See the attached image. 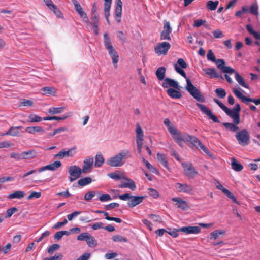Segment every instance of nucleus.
<instances>
[{
    "label": "nucleus",
    "mask_w": 260,
    "mask_h": 260,
    "mask_svg": "<svg viewBox=\"0 0 260 260\" xmlns=\"http://www.w3.org/2000/svg\"><path fill=\"white\" fill-rule=\"evenodd\" d=\"M149 217L154 222L157 223H161L162 222L161 218L158 215L151 214L149 215Z\"/></svg>",
    "instance_id": "nucleus-58"
},
{
    "label": "nucleus",
    "mask_w": 260,
    "mask_h": 260,
    "mask_svg": "<svg viewBox=\"0 0 260 260\" xmlns=\"http://www.w3.org/2000/svg\"><path fill=\"white\" fill-rule=\"evenodd\" d=\"M60 248V245L57 244H53L49 246L47 249V252L49 254H52L55 251L58 250Z\"/></svg>",
    "instance_id": "nucleus-51"
},
{
    "label": "nucleus",
    "mask_w": 260,
    "mask_h": 260,
    "mask_svg": "<svg viewBox=\"0 0 260 260\" xmlns=\"http://www.w3.org/2000/svg\"><path fill=\"white\" fill-rule=\"evenodd\" d=\"M74 5L75 10L78 13L80 16L83 18V20L86 23L89 22V19L86 13L83 10L80 4L77 0H71Z\"/></svg>",
    "instance_id": "nucleus-16"
},
{
    "label": "nucleus",
    "mask_w": 260,
    "mask_h": 260,
    "mask_svg": "<svg viewBox=\"0 0 260 260\" xmlns=\"http://www.w3.org/2000/svg\"><path fill=\"white\" fill-rule=\"evenodd\" d=\"M172 201L176 203L177 207L183 210H185L189 208L188 203L187 201L183 200L180 197L173 198Z\"/></svg>",
    "instance_id": "nucleus-21"
},
{
    "label": "nucleus",
    "mask_w": 260,
    "mask_h": 260,
    "mask_svg": "<svg viewBox=\"0 0 260 260\" xmlns=\"http://www.w3.org/2000/svg\"><path fill=\"white\" fill-rule=\"evenodd\" d=\"M180 232L186 234H198L201 231V228L197 226H183L179 229Z\"/></svg>",
    "instance_id": "nucleus-22"
},
{
    "label": "nucleus",
    "mask_w": 260,
    "mask_h": 260,
    "mask_svg": "<svg viewBox=\"0 0 260 260\" xmlns=\"http://www.w3.org/2000/svg\"><path fill=\"white\" fill-rule=\"evenodd\" d=\"M76 147H74L72 148H70L68 151L62 150L61 151H59L58 153L56 154L54 156L56 158L58 157L61 158L66 157H73L76 153Z\"/></svg>",
    "instance_id": "nucleus-20"
},
{
    "label": "nucleus",
    "mask_w": 260,
    "mask_h": 260,
    "mask_svg": "<svg viewBox=\"0 0 260 260\" xmlns=\"http://www.w3.org/2000/svg\"><path fill=\"white\" fill-rule=\"evenodd\" d=\"M214 38H222L224 37V35L222 31L219 29H216L212 32Z\"/></svg>",
    "instance_id": "nucleus-57"
},
{
    "label": "nucleus",
    "mask_w": 260,
    "mask_h": 260,
    "mask_svg": "<svg viewBox=\"0 0 260 260\" xmlns=\"http://www.w3.org/2000/svg\"><path fill=\"white\" fill-rule=\"evenodd\" d=\"M118 197L122 201L128 200L127 205L130 208H133L141 204L145 198V196H132L129 193L119 195Z\"/></svg>",
    "instance_id": "nucleus-5"
},
{
    "label": "nucleus",
    "mask_w": 260,
    "mask_h": 260,
    "mask_svg": "<svg viewBox=\"0 0 260 260\" xmlns=\"http://www.w3.org/2000/svg\"><path fill=\"white\" fill-rule=\"evenodd\" d=\"M22 126H12L9 130L4 135H11L12 136H16L18 135L19 132V129H21Z\"/></svg>",
    "instance_id": "nucleus-35"
},
{
    "label": "nucleus",
    "mask_w": 260,
    "mask_h": 260,
    "mask_svg": "<svg viewBox=\"0 0 260 260\" xmlns=\"http://www.w3.org/2000/svg\"><path fill=\"white\" fill-rule=\"evenodd\" d=\"M233 73H235V79L240 85L246 88L249 89V86L245 83L243 78L239 74L238 72L235 71V70L234 69L233 72L229 74H232ZM227 74L228 73H226V74L224 75L226 80L229 83H232L233 80L232 78Z\"/></svg>",
    "instance_id": "nucleus-14"
},
{
    "label": "nucleus",
    "mask_w": 260,
    "mask_h": 260,
    "mask_svg": "<svg viewBox=\"0 0 260 260\" xmlns=\"http://www.w3.org/2000/svg\"><path fill=\"white\" fill-rule=\"evenodd\" d=\"M61 164L59 161H55L52 164L42 167L38 169L39 172H43L46 170L55 171L56 169L59 168Z\"/></svg>",
    "instance_id": "nucleus-24"
},
{
    "label": "nucleus",
    "mask_w": 260,
    "mask_h": 260,
    "mask_svg": "<svg viewBox=\"0 0 260 260\" xmlns=\"http://www.w3.org/2000/svg\"><path fill=\"white\" fill-rule=\"evenodd\" d=\"M122 2L121 0H117L115 9V16L116 21L118 23L120 22V18L122 14Z\"/></svg>",
    "instance_id": "nucleus-27"
},
{
    "label": "nucleus",
    "mask_w": 260,
    "mask_h": 260,
    "mask_svg": "<svg viewBox=\"0 0 260 260\" xmlns=\"http://www.w3.org/2000/svg\"><path fill=\"white\" fill-rule=\"evenodd\" d=\"M25 193L23 191L18 190L10 194L8 198L10 199H21L24 197Z\"/></svg>",
    "instance_id": "nucleus-38"
},
{
    "label": "nucleus",
    "mask_w": 260,
    "mask_h": 260,
    "mask_svg": "<svg viewBox=\"0 0 260 260\" xmlns=\"http://www.w3.org/2000/svg\"><path fill=\"white\" fill-rule=\"evenodd\" d=\"M241 108L239 104H236L235 107L232 110L228 109V111L226 112V114L230 117L233 119L235 124H238L240 123V114Z\"/></svg>",
    "instance_id": "nucleus-9"
},
{
    "label": "nucleus",
    "mask_w": 260,
    "mask_h": 260,
    "mask_svg": "<svg viewBox=\"0 0 260 260\" xmlns=\"http://www.w3.org/2000/svg\"><path fill=\"white\" fill-rule=\"evenodd\" d=\"M81 212L78 211H76L73 212L72 213L69 214L67 215V218L68 220L71 221L74 218L77 217L78 215L80 214Z\"/></svg>",
    "instance_id": "nucleus-63"
},
{
    "label": "nucleus",
    "mask_w": 260,
    "mask_h": 260,
    "mask_svg": "<svg viewBox=\"0 0 260 260\" xmlns=\"http://www.w3.org/2000/svg\"><path fill=\"white\" fill-rule=\"evenodd\" d=\"M143 131L141 126L138 125L136 128V141L143 142Z\"/></svg>",
    "instance_id": "nucleus-43"
},
{
    "label": "nucleus",
    "mask_w": 260,
    "mask_h": 260,
    "mask_svg": "<svg viewBox=\"0 0 260 260\" xmlns=\"http://www.w3.org/2000/svg\"><path fill=\"white\" fill-rule=\"evenodd\" d=\"M175 187L179 192L191 194L192 193L193 188L186 183H177Z\"/></svg>",
    "instance_id": "nucleus-17"
},
{
    "label": "nucleus",
    "mask_w": 260,
    "mask_h": 260,
    "mask_svg": "<svg viewBox=\"0 0 260 260\" xmlns=\"http://www.w3.org/2000/svg\"><path fill=\"white\" fill-rule=\"evenodd\" d=\"M104 158L102 154H96L95 156V161L94 164L95 166L96 167H101L104 163Z\"/></svg>",
    "instance_id": "nucleus-45"
},
{
    "label": "nucleus",
    "mask_w": 260,
    "mask_h": 260,
    "mask_svg": "<svg viewBox=\"0 0 260 260\" xmlns=\"http://www.w3.org/2000/svg\"><path fill=\"white\" fill-rule=\"evenodd\" d=\"M206 75H209L210 78L218 77V73H217L215 69L213 68H205L203 69Z\"/></svg>",
    "instance_id": "nucleus-37"
},
{
    "label": "nucleus",
    "mask_w": 260,
    "mask_h": 260,
    "mask_svg": "<svg viewBox=\"0 0 260 260\" xmlns=\"http://www.w3.org/2000/svg\"><path fill=\"white\" fill-rule=\"evenodd\" d=\"M112 0H104V13L105 17L110 15V9Z\"/></svg>",
    "instance_id": "nucleus-40"
},
{
    "label": "nucleus",
    "mask_w": 260,
    "mask_h": 260,
    "mask_svg": "<svg viewBox=\"0 0 260 260\" xmlns=\"http://www.w3.org/2000/svg\"><path fill=\"white\" fill-rule=\"evenodd\" d=\"M164 124L167 127L169 132H172L175 127L171 123L169 119L165 118L164 121Z\"/></svg>",
    "instance_id": "nucleus-50"
},
{
    "label": "nucleus",
    "mask_w": 260,
    "mask_h": 260,
    "mask_svg": "<svg viewBox=\"0 0 260 260\" xmlns=\"http://www.w3.org/2000/svg\"><path fill=\"white\" fill-rule=\"evenodd\" d=\"M166 68L164 67H159L156 71V76L158 79L162 81L165 79Z\"/></svg>",
    "instance_id": "nucleus-34"
},
{
    "label": "nucleus",
    "mask_w": 260,
    "mask_h": 260,
    "mask_svg": "<svg viewBox=\"0 0 260 260\" xmlns=\"http://www.w3.org/2000/svg\"><path fill=\"white\" fill-rule=\"evenodd\" d=\"M157 159L164 166V167L170 171V167L169 166L168 162L164 154L158 152L157 153Z\"/></svg>",
    "instance_id": "nucleus-29"
},
{
    "label": "nucleus",
    "mask_w": 260,
    "mask_h": 260,
    "mask_svg": "<svg viewBox=\"0 0 260 260\" xmlns=\"http://www.w3.org/2000/svg\"><path fill=\"white\" fill-rule=\"evenodd\" d=\"M183 141L189 142L192 143L197 148L202 150L205 153L209 154L210 153L209 150L201 143V142L196 137L187 135L184 138Z\"/></svg>",
    "instance_id": "nucleus-7"
},
{
    "label": "nucleus",
    "mask_w": 260,
    "mask_h": 260,
    "mask_svg": "<svg viewBox=\"0 0 260 260\" xmlns=\"http://www.w3.org/2000/svg\"><path fill=\"white\" fill-rule=\"evenodd\" d=\"M63 255L61 253H58L50 257L45 258L43 260H61Z\"/></svg>",
    "instance_id": "nucleus-60"
},
{
    "label": "nucleus",
    "mask_w": 260,
    "mask_h": 260,
    "mask_svg": "<svg viewBox=\"0 0 260 260\" xmlns=\"http://www.w3.org/2000/svg\"><path fill=\"white\" fill-rule=\"evenodd\" d=\"M103 214H104V215L105 216V219L107 220L114 221L117 223H121V219L120 218L109 216L108 213L104 211V213H103Z\"/></svg>",
    "instance_id": "nucleus-53"
},
{
    "label": "nucleus",
    "mask_w": 260,
    "mask_h": 260,
    "mask_svg": "<svg viewBox=\"0 0 260 260\" xmlns=\"http://www.w3.org/2000/svg\"><path fill=\"white\" fill-rule=\"evenodd\" d=\"M213 100L219 106V107L222 110L224 111L225 113H226V112L228 111L229 108L226 106H225L221 101L216 99H214Z\"/></svg>",
    "instance_id": "nucleus-56"
},
{
    "label": "nucleus",
    "mask_w": 260,
    "mask_h": 260,
    "mask_svg": "<svg viewBox=\"0 0 260 260\" xmlns=\"http://www.w3.org/2000/svg\"><path fill=\"white\" fill-rule=\"evenodd\" d=\"M172 28L170 26L169 21H165L164 24V30L160 34V40H171L170 34L172 32Z\"/></svg>",
    "instance_id": "nucleus-15"
},
{
    "label": "nucleus",
    "mask_w": 260,
    "mask_h": 260,
    "mask_svg": "<svg viewBox=\"0 0 260 260\" xmlns=\"http://www.w3.org/2000/svg\"><path fill=\"white\" fill-rule=\"evenodd\" d=\"M25 131L29 134H34L36 132L40 133L42 134L45 133V130L43 128L39 126L27 127Z\"/></svg>",
    "instance_id": "nucleus-31"
},
{
    "label": "nucleus",
    "mask_w": 260,
    "mask_h": 260,
    "mask_svg": "<svg viewBox=\"0 0 260 260\" xmlns=\"http://www.w3.org/2000/svg\"><path fill=\"white\" fill-rule=\"evenodd\" d=\"M174 67L175 70L186 79V85L185 88L187 91L196 100L200 102H203L205 101L204 96L201 94L200 90L192 84L190 80L187 78L185 72L181 68L185 69L187 67V64L184 59L182 58H179L177 63L174 64Z\"/></svg>",
    "instance_id": "nucleus-1"
},
{
    "label": "nucleus",
    "mask_w": 260,
    "mask_h": 260,
    "mask_svg": "<svg viewBox=\"0 0 260 260\" xmlns=\"http://www.w3.org/2000/svg\"><path fill=\"white\" fill-rule=\"evenodd\" d=\"M141 158L142 159V162L149 170L152 172H155L156 171V169L153 167L147 160H146L143 156H142Z\"/></svg>",
    "instance_id": "nucleus-48"
},
{
    "label": "nucleus",
    "mask_w": 260,
    "mask_h": 260,
    "mask_svg": "<svg viewBox=\"0 0 260 260\" xmlns=\"http://www.w3.org/2000/svg\"><path fill=\"white\" fill-rule=\"evenodd\" d=\"M48 8L52 11L53 13L58 18H62L63 14L57 6L53 4L51 0H43Z\"/></svg>",
    "instance_id": "nucleus-18"
},
{
    "label": "nucleus",
    "mask_w": 260,
    "mask_h": 260,
    "mask_svg": "<svg viewBox=\"0 0 260 260\" xmlns=\"http://www.w3.org/2000/svg\"><path fill=\"white\" fill-rule=\"evenodd\" d=\"M167 93L169 96L175 99H179L182 96L181 93L175 88H168Z\"/></svg>",
    "instance_id": "nucleus-28"
},
{
    "label": "nucleus",
    "mask_w": 260,
    "mask_h": 260,
    "mask_svg": "<svg viewBox=\"0 0 260 260\" xmlns=\"http://www.w3.org/2000/svg\"><path fill=\"white\" fill-rule=\"evenodd\" d=\"M84 165L82 167V172L83 173H86L90 170L93 165V158L92 157H88L84 160Z\"/></svg>",
    "instance_id": "nucleus-25"
},
{
    "label": "nucleus",
    "mask_w": 260,
    "mask_h": 260,
    "mask_svg": "<svg viewBox=\"0 0 260 260\" xmlns=\"http://www.w3.org/2000/svg\"><path fill=\"white\" fill-rule=\"evenodd\" d=\"M68 172L70 175L69 179L70 182H73L80 177L82 172V169L76 165L71 166L68 168Z\"/></svg>",
    "instance_id": "nucleus-10"
},
{
    "label": "nucleus",
    "mask_w": 260,
    "mask_h": 260,
    "mask_svg": "<svg viewBox=\"0 0 260 260\" xmlns=\"http://www.w3.org/2000/svg\"><path fill=\"white\" fill-rule=\"evenodd\" d=\"M231 166L232 169L236 171H240L243 170V166L238 162L234 158H232Z\"/></svg>",
    "instance_id": "nucleus-39"
},
{
    "label": "nucleus",
    "mask_w": 260,
    "mask_h": 260,
    "mask_svg": "<svg viewBox=\"0 0 260 260\" xmlns=\"http://www.w3.org/2000/svg\"><path fill=\"white\" fill-rule=\"evenodd\" d=\"M96 193L94 191H90L87 192L84 197V200L89 201H90L92 198H93L95 196Z\"/></svg>",
    "instance_id": "nucleus-55"
},
{
    "label": "nucleus",
    "mask_w": 260,
    "mask_h": 260,
    "mask_svg": "<svg viewBox=\"0 0 260 260\" xmlns=\"http://www.w3.org/2000/svg\"><path fill=\"white\" fill-rule=\"evenodd\" d=\"M148 193L150 196L153 197L154 198H157L159 196L158 191L152 188H149L148 189Z\"/></svg>",
    "instance_id": "nucleus-61"
},
{
    "label": "nucleus",
    "mask_w": 260,
    "mask_h": 260,
    "mask_svg": "<svg viewBox=\"0 0 260 260\" xmlns=\"http://www.w3.org/2000/svg\"><path fill=\"white\" fill-rule=\"evenodd\" d=\"M162 86L165 88L171 87L177 90H180V86L178 84V83L174 79L169 78H166L164 80Z\"/></svg>",
    "instance_id": "nucleus-19"
},
{
    "label": "nucleus",
    "mask_w": 260,
    "mask_h": 260,
    "mask_svg": "<svg viewBox=\"0 0 260 260\" xmlns=\"http://www.w3.org/2000/svg\"><path fill=\"white\" fill-rule=\"evenodd\" d=\"M41 91L43 95H55L56 94V90L53 87H44L41 89Z\"/></svg>",
    "instance_id": "nucleus-30"
},
{
    "label": "nucleus",
    "mask_w": 260,
    "mask_h": 260,
    "mask_svg": "<svg viewBox=\"0 0 260 260\" xmlns=\"http://www.w3.org/2000/svg\"><path fill=\"white\" fill-rule=\"evenodd\" d=\"M250 12L252 14L257 15L258 14L257 5L255 4L252 5L250 7Z\"/></svg>",
    "instance_id": "nucleus-64"
},
{
    "label": "nucleus",
    "mask_w": 260,
    "mask_h": 260,
    "mask_svg": "<svg viewBox=\"0 0 260 260\" xmlns=\"http://www.w3.org/2000/svg\"><path fill=\"white\" fill-rule=\"evenodd\" d=\"M41 196V193L40 192H36L32 191L30 194L27 197V199L28 200H31L32 198H39Z\"/></svg>",
    "instance_id": "nucleus-59"
},
{
    "label": "nucleus",
    "mask_w": 260,
    "mask_h": 260,
    "mask_svg": "<svg viewBox=\"0 0 260 260\" xmlns=\"http://www.w3.org/2000/svg\"><path fill=\"white\" fill-rule=\"evenodd\" d=\"M182 166L183 168L185 175L189 178H194L198 174V171L190 162L182 163Z\"/></svg>",
    "instance_id": "nucleus-11"
},
{
    "label": "nucleus",
    "mask_w": 260,
    "mask_h": 260,
    "mask_svg": "<svg viewBox=\"0 0 260 260\" xmlns=\"http://www.w3.org/2000/svg\"><path fill=\"white\" fill-rule=\"evenodd\" d=\"M112 240L114 242H127L126 238L123 237L119 235H114L113 236H112Z\"/></svg>",
    "instance_id": "nucleus-54"
},
{
    "label": "nucleus",
    "mask_w": 260,
    "mask_h": 260,
    "mask_svg": "<svg viewBox=\"0 0 260 260\" xmlns=\"http://www.w3.org/2000/svg\"><path fill=\"white\" fill-rule=\"evenodd\" d=\"M207 58L208 60L215 62L218 69L220 70L222 72L225 73H231L234 72V69L229 66H225V62L223 59H217L215 58V56L212 51L209 50L207 54Z\"/></svg>",
    "instance_id": "nucleus-4"
},
{
    "label": "nucleus",
    "mask_w": 260,
    "mask_h": 260,
    "mask_svg": "<svg viewBox=\"0 0 260 260\" xmlns=\"http://www.w3.org/2000/svg\"><path fill=\"white\" fill-rule=\"evenodd\" d=\"M233 92L237 98L241 99L242 102L246 105H248V103L247 102L248 98L243 95L239 90L234 88L233 89Z\"/></svg>",
    "instance_id": "nucleus-32"
},
{
    "label": "nucleus",
    "mask_w": 260,
    "mask_h": 260,
    "mask_svg": "<svg viewBox=\"0 0 260 260\" xmlns=\"http://www.w3.org/2000/svg\"><path fill=\"white\" fill-rule=\"evenodd\" d=\"M131 156L130 151L125 149L120 151L106 161V164L111 167H117L123 166L127 158Z\"/></svg>",
    "instance_id": "nucleus-2"
},
{
    "label": "nucleus",
    "mask_w": 260,
    "mask_h": 260,
    "mask_svg": "<svg viewBox=\"0 0 260 260\" xmlns=\"http://www.w3.org/2000/svg\"><path fill=\"white\" fill-rule=\"evenodd\" d=\"M171 48L169 42H163L158 43L154 48L155 52L158 55H165Z\"/></svg>",
    "instance_id": "nucleus-13"
},
{
    "label": "nucleus",
    "mask_w": 260,
    "mask_h": 260,
    "mask_svg": "<svg viewBox=\"0 0 260 260\" xmlns=\"http://www.w3.org/2000/svg\"><path fill=\"white\" fill-rule=\"evenodd\" d=\"M92 182V179L90 177H86L81 178L78 181V184L81 186H84L90 184Z\"/></svg>",
    "instance_id": "nucleus-44"
},
{
    "label": "nucleus",
    "mask_w": 260,
    "mask_h": 260,
    "mask_svg": "<svg viewBox=\"0 0 260 260\" xmlns=\"http://www.w3.org/2000/svg\"><path fill=\"white\" fill-rule=\"evenodd\" d=\"M219 4L218 1H209L206 3V7L210 11H214L216 9Z\"/></svg>",
    "instance_id": "nucleus-41"
},
{
    "label": "nucleus",
    "mask_w": 260,
    "mask_h": 260,
    "mask_svg": "<svg viewBox=\"0 0 260 260\" xmlns=\"http://www.w3.org/2000/svg\"><path fill=\"white\" fill-rule=\"evenodd\" d=\"M63 107H52L49 109L48 112L51 114H58L61 113L63 110Z\"/></svg>",
    "instance_id": "nucleus-52"
},
{
    "label": "nucleus",
    "mask_w": 260,
    "mask_h": 260,
    "mask_svg": "<svg viewBox=\"0 0 260 260\" xmlns=\"http://www.w3.org/2000/svg\"><path fill=\"white\" fill-rule=\"evenodd\" d=\"M215 92L216 95L220 98L223 99L226 96V92L225 90L222 88H217Z\"/></svg>",
    "instance_id": "nucleus-49"
},
{
    "label": "nucleus",
    "mask_w": 260,
    "mask_h": 260,
    "mask_svg": "<svg viewBox=\"0 0 260 260\" xmlns=\"http://www.w3.org/2000/svg\"><path fill=\"white\" fill-rule=\"evenodd\" d=\"M77 240L79 241H85L90 247H94L97 244V241L90 234L85 232L79 234L77 237Z\"/></svg>",
    "instance_id": "nucleus-8"
},
{
    "label": "nucleus",
    "mask_w": 260,
    "mask_h": 260,
    "mask_svg": "<svg viewBox=\"0 0 260 260\" xmlns=\"http://www.w3.org/2000/svg\"><path fill=\"white\" fill-rule=\"evenodd\" d=\"M226 231L224 230H215L211 232L210 234V239L215 240H216L220 235H224Z\"/></svg>",
    "instance_id": "nucleus-36"
},
{
    "label": "nucleus",
    "mask_w": 260,
    "mask_h": 260,
    "mask_svg": "<svg viewBox=\"0 0 260 260\" xmlns=\"http://www.w3.org/2000/svg\"><path fill=\"white\" fill-rule=\"evenodd\" d=\"M126 182H123L122 183L119 184L118 187L121 188H128L133 191H134L136 189V185L135 182L130 178L126 177L124 178Z\"/></svg>",
    "instance_id": "nucleus-23"
},
{
    "label": "nucleus",
    "mask_w": 260,
    "mask_h": 260,
    "mask_svg": "<svg viewBox=\"0 0 260 260\" xmlns=\"http://www.w3.org/2000/svg\"><path fill=\"white\" fill-rule=\"evenodd\" d=\"M28 122H39L42 121V118L37 115L31 114L28 116Z\"/></svg>",
    "instance_id": "nucleus-46"
},
{
    "label": "nucleus",
    "mask_w": 260,
    "mask_h": 260,
    "mask_svg": "<svg viewBox=\"0 0 260 260\" xmlns=\"http://www.w3.org/2000/svg\"><path fill=\"white\" fill-rule=\"evenodd\" d=\"M18 211V209L16 207L9 208L7 210L6 215L7 217H10L12 215Z\"/></svg>",
    "instance_id": "nucleus-62"
},
{
    "label": "nucleus",
    "mask_w": 260,
    "mask_h": 260,
    "mask_svg": "<svg viewBox=\"0 0 260 260\" xmlns=\"http://www.w3.org/2000/svg\"><path fill=\"white\" fill-rule=\"evenodd\" d=\"M170 133L173 136L174 141L177 143L179 146L182 147V141H183V139H182L180 133L175 128L172 132H170Z\"/></svg>",
    "instance_id": "nucleus-26"
},
{
    "label": "nucleus",
    "mask_w": 260,
    "mask_h": 260,
    "mask_svg": "<svg viewBox=\"0 0 260 260\" xmlns=\"http://www.w3.org/2000/svg\"><path fill=\"white\" fill-rule=\"evenodd\" d=\"M223 124L226 129L232 132H236L239 129V127L237 126L232 123L225 122L223 123Z\"/></svg>",
    "instance_id": "nucleus-47"
},
{
    "label": "nucleus",
    "mask_w": 260,
    "mask_h": 260,
    "mask_svg": "<svg viewBox=\"0 0 260 260\" xmlns=\"http://www.w3.org/2000/svg\"><path fill=\"white\" fill-rule=\"evenodd\" d=\"M235 137L240 145L245 146L248 145L250 142V135L246 129H242L238 131Z\"/></svg>",
    "instance_id": "nucleus-6"
},
{
    "label": "nucleus",
    "mask_w": 260,
    "mask_h": 260,
    "mask_svg": "<svg viewBox=\"0 0 260 260\" xmlns=\"http://www.w3.org/2000/svg\"><path fill=\"white\" fill-rule=\"evenodd\" d=\"M196 105L199 107L200 110L205 114L207 115L208 117L215 123H219L220 120L219 119L213 114L211 110L208 108L206 106L200 103H196Z\"/></svg>",
    "instance_id": "nucleus-12"
},
{
    "label": "nucleus",
    "mask_w": 260,
    "mask_h": 260,
    "mask_svg": "<svg viewBox=\"0 0 260 260\" xmlns=\"http://www.w3.org/2000/svg\"><path fill=\"white\" fill-rule=\"evenodd\" d=\"M104 43L105 48L107 50L109 55L112 58V63L115 68L117 67L119 56L117 51L112 45L110 37L107 33L104 34Z\"/></svg>",
    "instance_id": "nucleus-3"
},
{
    "label": "nucleus",
    "mask_w": 260,
    "mask_h": 260,
    "mask_svg": "<svg viewBox=\"0 0 260 260\" xmlns=\"http://www.w3.org/2000/svg\"><path fill=\"white\" fill-rule=\"evenodd\" d=\"M22 159L32 158L36 156V152L33 150L24 151L21 153Z\"/></svg>",
    "instance_id": "nucleus-33"
},
{
    "label": "nucleus",
    "mask_w": 260,
    "mask_h": 260,
    "mask_svg": "<svg viewBox=\"0 0 260 260\" xmlns=\"http://www.w3.org/2000/svg\"><path fill=\"white\" fill-rule=\"evenodd\" d=\"M246 28L249 33L253 35L256 39H260V33L254 31L250 24H247Z\"/></svg>",
    "instance_id": "nucleus-42"
}]
</instances>
